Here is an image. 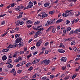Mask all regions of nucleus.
Wrapping results in <instances>:
<instances>
[{
    "label": "nucleus",
    "mask_w": 80,
    "mask_h": 80,
    "mask_svg": "<svg viewBox=\"0 0 80 80\" xmlns=\"http://www.w3.org/2000/svg\"><path fill=\"white\" fill-rule=\"evenodd\" d=\"M23 8H24V6H22V5H21L18 6V8H15V10L18 11V12H20V11L23 10Z\"/></svg>",
    "instance_id": "f257e3e1"
},
{
    "label": "nucleus",
    "mask_w": 80,
    "mask_h": 80,
    "mask_svg": "<svg viewBox=\"0 0 80 80\" xmlns=\"http://www.w3.org/2000/svg\"><path fill=\"white\" fill-rule=\"evenodd\" d=\"M33 3L32 1H30L28 4V6L27 7V8H31L33 7Z\"/></svg>",
    "instance_id": "f03ea898"
},
{
    "label": "nucleus",
    "mask_w": 80,
    "mask_h": 80,
    "mask_svg": "<svg viewBox=\"0 0 80 80\" xmlns=\"http://www.w3.org/2000/svg\"><path fill=\"white\" fill-rule=\"evenodd\" d=\"M22 39L21 38H18L15 40V42L17 43H18L20 42H21Z\"/></svg>",
    "instance_id": "7ed1b4c3"
},
{
    "label": "nucleus",
    "mask_w": 80,
    "mask_h": 80,
    "mask_svg": "<svg viewBox=\"0 0 80 80\" xmlns=\"http://www.w3.org/2000/svg\"><path fill=\"white\" fill-rule=\"evenodd\" d=\"M41 14L42 15V19H43L44 18H45V17H47L48 16V14H46V13H45L42 12Z\"/></svg>",
    "instance_id": "20e7f679"
},
{
    "label": "nucleus",
    "mask_w": 80,
    "mask_h": 80,
    "mask_svg": "<svg viewBox=\"0 0 80 80\" xmlns=\"http://www.w3.org/2000/svg\"><path fill=\"white\" fill-rule=\"evenodd\" d=\"M50 60L46 59L45 60V65H48L50 64Z\"/></svg>",
    "instance_id": "39448f33"
},
{
    "label": "nucleus",
    "mask_w": 80,
    "mask_h": 80,
    "mask_svg": "<svg viewBox=\"0 0 80 80\" xmlns=\"http://www.w3.org/2000/svg\"><path fill=\"white\" fill-rule=\"evenodd\" d=\"M60 60L61 61L63 62H67V58L65 57L62 58Z\"/></svg>",
    "instance_id": "423d86ee"
},
{
    "label": "nucleus",
    "mask_w": 80,
    "mask_h": 80,
    "mask_svg": "<svg viewBox=\"0 0 80 80\" xmlns=\"http://www.w3.org/2000/svg\"><path fill=\"white\" fill-rule=\"evenodd\" d=\"M53 27H54L53 26H51L49 28H48L46 31V33H48V32L50 31V30H52Z\"/></svg>",
    "instance_id": "0eeeda50"
},
{
    "label": "nucleus",
    "mask_w": 80,
    "mask_h": 80,
    "mask_svg": "<svg viewBox=\"0 0 80 80\" xmlns=\"http://www.w3.org/2000/svg\"><path fill=\"white\" fill-rule=\"evenodd\" d=\"M41 32L40 31H38L36 32L35 34L34 35V38H37L39 35L40 32Z\"/></svg>",
    "instance_id": "6e6552de"
},
{
    "label": "nucleus",
    "mask_w": 80,
    "mask_h": 80,
    "mask_svg": "<svg viewBox=\"0 0 80 80\" xmlns=\"http://www.w3.org/2000/svg\"><path fill=\"white\" fill-rule=\"evenodd\" d=\"M58 52H59V53H64L65 52V50H64L63 49H59L58 50Z\"/></svg>",
    "instance_id": "1a4fd4ad"
},
{
    "label": "nucleus",
    "mask_w": 80,
    "mask_h": 80,
    "mask_svg": "<svg viewBox=\"0 0 80 80\" xmlns=\"http://www.w3.org/2000/svg\"><path fill=\"white\" fill-rule=\"evenodd\" d=\"M51 25V23L50 22V21L49 20L47 22L45 25L46 27H47V26H48V25Z\"/></svg>",
    "instance_id": "9d476101"
},
{
    "label": "nucleus",
    "mask_w": 80,
    "mask_h": 80,
    "mask_svg": "<svg viewBox=\"0 0 80 80\" xmlns=\"http://www.w3.org/2000/svg\"><path fill=\"white\" fill-rule=\"evenodd\" d=\"M10 49H4L2 50V52H9Z\"/></svg>",
    "instance_id": "9b49d317"
},
{
    "label": "nucleus",
    "mask_w": 80,
    "mask_h": 80,
    "mask_svg": "<svg viewBox=\"0 0 80 80\" xmlns=\"http://www.w3.org/2000/svg\"><path fill=\"white\" fill-rule=\"evenodd\" d=\"M7 58V57L6 55L3 56V57H2V60H3V61L6 60Z\"/></svg>",
    "instance_id": "f8f14e48"
},
{
    "label": "nucleus",
    "mask_w": 80,
    "mask_h": 80,
    "mask_svg": "<svg viewBox=\"0 0 80 80\" xmlns=\"http://www.w3.org/2000/svg\"><path fill=\"white\" fill-rule=\"evenodd\" d=\"M50 5V3L49 2H46L44 5V6L45 7H48Z\"/></svg>",
    "instance_id": "ddd939ff"
},
{
    "label": "nucleus",
    "mask_w": 80,
    "mask_h": 80,
    "mask_svg": "<svg viewBox=\"0 0 80 80\" xmlns=\"http://www.w3.org/2000/svg\"><path fill=\"white\" fill-rule=\"evenodd\" d=\"M54 27H53V28H52V33H55V31H56V28H54Z\"/></svg>",
    "instance_id": "4468645a"
},
{
    "label": "nucleus",
    "mask_w": 80,
    "mask_h": 80,
    "mask_svg": "<svg viewBox=\"0 0 80 80\" xmlns=\"http://www.w3.org/2000/svg\"><path fill=\"white\" fill-rule=\"evenodd\" d=\"M68 14L67 13L65 12L62 14V17H67Z\"/></svg>",
    "instance_id": "2eb2a0df"
},
{
    "label": "nucleus",
    "mask_w": 80,
    "mask_h": 80,
    "mask_svg": "<svg viewBox=\"0 0 80 80\" xmlns=\"http://www.w3.org/2000/svg\"><path fill=\"white\" fill-rule=\"evenodd\" d=\"M12 62V60L10 59L9 58L8 60V64H10V63H11Z\"/></svg>",
    "instance_id": "dca6fc26"
},
{
    "label": "nucleus",
    "mask_w": 80,
    "mask_h": 80,
    "mask_svg": "<svg viewBox=\"0 0 80 80\" xmlns=\"http://www.w3.org/2000/svg\"><path fill=\"white\" fill-rule=\"evenodd\" d=\"M50 21L51 25L55 23V21L53 20V19H50Z\"/></svg>",
    "instance_id": "f3484780"
},
{
    "label": "nucleus",
    "mask_w": 80,
    "mask_h": 80,
    "mask_svg": "<svg viewBox=\"0 0 80 80\" xmlns=\"http://www.w3.org/2000/svg\"><path fill=\"white\" fill-rule=\"evenodd\" d=\"M62 21H63L62 19H58L56 23H60L61 22H62Z\"/></svg>",
    "instance_id": "a211bd4d"
},
{
    "label": "nucleus",
    "mask_w": 80,
    "mask_h": 80,
    "mask_svg": "<svg viewBox=\"0 0 80 80\" xmlns=\"http://www.w3.org/2000/svg\"><path fill=\"white\" fill-rule=\"evenodd\" d=\"M19 46H23L25 45L23 42H21L19 43L18 44Z\"/></svg>",
    "instance_id": "6ab92c4d"
},
{
    "label": "nucleus",
    "mask_w": 80,
    "mask_h": 80,
    "mask_svg": "<svg viewBox=\"0 0 80 80\" xmlns=\"http://www.w3.org/2000/svg\"><path fill=\"white\" fill-rule=\"evenodd\" d=\"M8 33V31H7L6 32L4 33L1 35L2 37H3L4 36H5L7 35V34Z\"/></svg>",
    "instance_id": "aec40b11"
},
{
    "label": "nucleus",
    "mask_w": 80,
    "mask_h": 80,
    "mask_svg": "<svg viewBox=\"0 0 80 80\" xmlns=\"http://www.w3.org/2000/svg\"><path fill=\"white\" fill-rule=\"evenodd\" d=\"M13 48V45L10 44L9 46L6 48Z\"/></svg>",
    "instance_id": "412c9836"
},
{
    "label": "nucleus",
    "mask_w": 80,
    "mask_h": 80,
    "mask_svg": "<svg viewBox=\"0 0 80 80\" xmlns=\"http://www.w3.org/2000/svg\"><path fill=\"white\" fill-rule=\"evenodd\" d=\"M30 65H31V63L28 62L26 65V67H30Z\"/></svg>",
    "instance_id": "4be33fe9"
},
{
    "label": "nucleus",
    "mask_w": 80,
    "mask_h": 80,
    "mask_svg": "<svg viewBox=\"0 0 80 80\" xmlns=\"http://www.w3.org/2000/svg\"><path fill=\"white\" fill-rule=\"evenodd\" d=\"M41 44L38 41L36 43V46L37 47H40Z\"/></svg>",
    "instance_id": "5701e85b"
},
{
    "label": "nucleus",
    "mask_w": 80,
    "mask_h": 80,
    "mask_svg": "<svg viewBox=\"0 0 80 80\" xmlns=\"http://www.w3.org/2000/svg\"><path fill=\"white\" fill-rule=\"evenodd\" d=\"M18 46V44L17 43H14L12 45V47L13 48H15V47H17Z\"/></svg>",
    "instance_id": "b1692460"
},
{
    "label": "nucleus",
    "mask_w": 80,
    "mask_h": 80,
    "mask_svg": "<svg viewBox=\"0 0 80 80\" xmlns=\"http://www.w3.org/2000/svg\"><path fill=\"white\" fill-rule=\"evenodd\" d=\"M71 30H72V28L70 27H68L67 28L66 32H69Z\"/></svg>",
    "instance_id": "393cba45"
},
{
    "label": "nucleus",
    "mask_w": 80,
    "mask_h": 80,
    "mask_svg": "<svg viewBox=\"0 0 80 80\" xmlns=\"http://www.w3.org/2000/svg\"><path fill=\"white\" fill-rule=\"evenodd\" d=\"M20 21H18L16 22H15V24L16 25H18V26L19 25V24H20Z\"/></svg>",
    "instance_id": "a878e982"
},
{
    "label": "nucleus",
    "mask_w": 80,
    "mask_h": 80,
    "mask_svg": "<svg viewBox=\"0 0 80 80\" xmlns=\"http://www.w3.org/2000/svg\"><path fill=\"white\" fill-rule=\"evenodd\" d=\"M77 74L76 73L74 74L72 78V79H74V78H75V77H76L77 76Z\"/></svg>",
    "instance_id": "bb28decb"
},
{
    "label": "nucleus",
    "mask_w": 80,
    "mask_h": 80,
    "mask_svg": "<svg viewBox=\"0 0 80 80\" xmlns=\"http://www.w3.org/2000/svg\"><path fill=\"white\" fill-rule=\"evenodd\" d=\"M36 63H37V62L36 60H34L33 62H32V64H33V65H35V64H36Z\"/></svg>",
    "instance_id": "cd10ccee"
},
{
    "label": "nucleus",
    "mask_w": 80,
    "mask_h": 80,
    "mask_svg": "<svg viewBox=\"0 0 80 80\" xmlns=\"http://www.w3.org/2000/svg\"><path fill=\"white\" fill-rule=\"evenodd\" d=\"M71 45H74L75 44V42L73 41H72L71 43Z\"/></svg>",
    "instance_id": "c85d7f7f"
},
{
    "label": "nucleus",
    "mask_w": 80,
    "mask_h": 80,
    "mask_svg": "<svg viewBox=\"0 0 80 80\" xmlns=\"http://www.w3.org/2000/svg\"><path fill=\"white\" fill-rule=\"evenodd\" d=\"M18 58V60H19V61H22V58L20 56Z\"/></svg>",
    "instance_id": "c756f323"
},
{
    "label": "nucleus",
    "mask_w": 80,
    "mask_h": 80,
    "mask_svg": "<svg viewBox=\"0 0 80 80\" xmlns=\"http://www.w3.org/2000/svg\"><path fill=\"white\" fill-rule=\"evenodd\" d=\"M14 53H16L17 55H20V52L18 51H16L14 52Z\"/></svg>",
    "instance_id": "7c9ffc66"
},
{
    "label": "nucleus",
    "mask_w": 80,
    "mask_h": 80,
    "mask_svg": "<svg viewBox=\"0 0 80 80\" xmlns=\"http://www.w3.org/2000/svg\"><path fill=\"white\" fill-rule=\"evenodd\" d=\"M33 69V67L32 66H31V67L29 68L28 69L29 72H30L31 70H32Z\"/></svg>",
    "instance_id": "2f4dec72"
},
{
    "label": "nucleus",
    "mask_w": 80,
    "mask_h": 80,
    "mask_svg": "<svg viewBox=\"0 0 80 80\" xmlns=\"http://www.w3.org/2000/svg\"><path fill=\"white\" fill-rule=\"evenodd\" d=\"M72 38H70L68 39H66V41H70V40H72Z\"/></svg>",
    "instance_id": "473e14b6"
},
{
    "label": "nucleus",
    "mask_w": 80,
    "mask_h": 80,
    "mask_svg": "<svg viewBox=\"0 0 80 80\" xmlns=\"http://www.w3.org/2000/svg\"><path fill=\"white\" fill-rule=\"evenodd\" d=\"M69 78H70V76H66L64 78V79L66 80H68V79H69Z\"/></svg>",
    "instance_id": "72a5a7b5"
},
{
    "label": "nucleus",
    "mask_w": 80,
    "mask_h": 80,
    "mask_svg": "<svg viewBox=\"0 0 80 80\" xmlns=\"http://www.w3.org/2000/svg\"><path fill=\"white\" fill-rule=\"evenodd\" d=\"M37 77V73H36L32 77V78H35V77Z\"/></svg>",
    "instance_id": "f704fd0d"
},
{
    "label": "nucleus",
    "mask_w": 80,
    "mask_h": 80,
    "mask_svg": "<svg viewBox=\"0 0 80 80\" xmlns=\"http://www.w3.org/2000/svg\"><path fill=\"white\" fill-rule=\"evenodd\" d=\"M30 23V20H28L26 21V23L27 25H28Z\"/></svg>",
    "instance_id": "c9c22d12"
},
{
    "label": "nucleus",
    "mask_w": 80,
    "mask_h": 80,
    "mask_svg": "<svg viewBox=\"0 0 80 80\" xmlns=\"http://www.w3.org/2000/svg\"><path fill=\"white\" fill-rule=\"evenodd\" d=\"M15 5H16V3H13L11 4V6L12 7H14Z\"/></svg>",
    "instance_id": "e433bc0d"
},
{
    "label": "nucleus",
    "mask_w": 80,
    "mask_h": 80,
    "mask_svg": "<svg viewBox=\"0 0 80 80\" xmlns=\"http://www.w3.org/2000/svg\"><path fill=\"white\" fill-rule=\"evenodd\" d=\"M20 37V34H18L15 35V38H18V37Z\"/></svg>",
    "instance_id": "4c0bfd02"
},
{
    "label": "nucleus",
    "mask_w": 80,
    "mask_h": 80,
    "mask_svg": "<svg viewBox=\"0 0 80 80\" xmlns=\"http://www.w3.org/2000/svg\"><path fill=\"white\" fill-rule=\"evenodd\" d=\"M24 51H20L19 52V54H21V55H23L24 54Z\"/></svg>",
    "instance_id": "58836bf2"
},
{
    "label": "nucleus",
    "mask_w": 80,
    "mask_h": 80,
    "mask_svg": "<svg viewBox=\"0 0 80 80\" xmlns=\"http://www.w3.org/2000/svg\"><path fill=\"white\" fill-rule=\"evenodd\" d=\"M22 19L23 21H27V20H28V19L27 18H22Z\"/></svg>",
    "instance_id": "ea45409f"
},
{
    "label": "nucleus",
    "mask_w": 80,
    "mask_h": 80,
    "mask_svg": "<svg viewBox=\"0 0 80 80\" xmlns=\"http://www.w3.org/2000/svg\"><path fill=\"white\" fill-rule=\"evenodd\" d=\"M74 33H78V29H76L75 30L74 32Z\"/></svg>",
    "instance_id": "a19ab883"
},
{
    "label": "nucleus",
    "mask_w": 80,
    "mask_h": 80,
    "mask_svg": "<svg viewBox=\"0 0 80 80\" xmlns=\"http://www.w3.org/2000/svg\"><path fill=\"white\" fill-rule=\"evenodd\" d=\"M8 57L9 58V59L11 58H12V57H13V55H12V54H10L9 55Z\"/></svg>",
    "instance_id": "79ce46f5"
},
{
    "label": "nucleus",
    "mask_w": 80,
    "mask_h": 80,
    "mask_svg": "<svg viewBox=\"0 0 80 80\" xmlns=\"http://www.w3.org/2000/svg\"><path fill=\"white\" fill-rule=\"evenodd\" d=\"M40 23V21H37L34 23V25H37V24H38L39 23Z\"/></svg>",
    "instance_id": "37998d69"
},
{
    "label": "nucleus",
    "mask_w": 80,
    "mask_h": 80,
    "mask_svg": "<svg viewBox=\"0 0 80 80\" xmlns=\"http://www.w3.org/2000/svg\"><path fill=\"white\" fill-rule=\"evenodd\" d=\"M15 71V68H13L10 71V72L11 73H13V72H14Z\"/></svg>",
    "instance_id": "c03bdc74"
},
{
    "label": "nucleus",
    "mask_w": 80,
    "mask_h": 80,
    "mask_svg": "<svg viewBox=\"0 0 80 80\" xmlns=\"http://www.w3.org/2000/svg\"><path fill=\"white\" fill-rule=\"evenodd\" d=\"M45 60H42L41 62V64L44 63V64H45Z\"/></svg>",
    "instance_id": "a18cd8bd"
},
{
    "label": "nucleus",
    "mask_w": 80,
    "mask_h": 80,
    "mask_svg": "<svg viewBox=\"0 0 80 80\" xmlns=\"http://www.w3.org/2000/svg\"><path fill=\"white\" fill-rule=\"evenodd\" d=\"M53 13H54V12L53 11H50L49 13L50 15H53Z\"/></svg>",
    "instance_id": "49530a36"
},
{
    "label": "nucleus",
    "mask_w": 80,
    "mask_h": 80,
    "mask_svg": "<svg viewBox=\"0 0 80 80\" xmlns=\"http://www.w3.org/2000/svg\"><path fill=\"white\" fill-rule=\"evenodd\" d=\"M43 41V40L42 39H40L38 41V42L41 44L42 43V42Z\"/></svg>",
    "instance_id": "de8ad7c7"
},
{
    "label": "nucleus",
    "mask_w": 80,
    "mask_h": 80,
    "mask_svg": "<svg viewBox=\"0 0 80 80\" xmlns=\"http://www.w3.org/2000/svg\"><path fill=\"white\" fill-rule=\"evenodd\" d=\"M43 30H44V28H39V31H42Z\"/></svg>",
    "instance_id": "09e8293b"
},
{
    "label": "nucleus",
    "mask_w": 80,
    "mask_h": 80,
    "mask_svg": "<svg viewBox=\"0 0 80 80\" xmlns=\"http://www.w3.org/2000/svg\"><path fill=\"white\" fill-rule=\"evenodd\" d=\"M8 66V67L9 68H12V67H13V65L12 64H9Z\"/></svg>",
    "instance_id": "8fccbe9b"
},
{
    "label": "nucleus",
    "mask_w": 80,
    "mask_h": 80,
    "mask_svg": "<svg viewBox=\"0 0 80 80\" xmlns=\"http://www.w3.org/2000/svg\"><path fill=\"white\" fill-rule=\"evenodd\" d=\"M7 14H1L0 15V17H4L5 15H6Z\"/></svg>",
    "instance_id": "3c124183"
},
{
    "label": "nucleus",
    "mask_w": 80,
    "mask_h": 80,
    "mask_svg": "<svg viewBox=\"0 0 80 80\" xmlns=\"http://www.w3.org/2000/svg\"><path fill=\"white\" fill-rule=\"evenodd\" d=\"M78 20H79V19H76L75 20L74 22H75V23H77V22H78Z\"/></svg>",
    "instance_id": "603ef678"
},
{
    "label": "nucleus",
    "mask_w": 80,
    "mask_h": 80,
    "mask_svg": "<svg viewBox=\"0 0 80 80\" xmlns=\"http://www.w3.org/2000/svg\"><path fill=\"white\" fill-rule=\"evenodd\" d=\"M17 56V54L16 53H14V54H13V57L14 58H15V57L16 58Z\"/></svg>",
    "instance_id": "864d4df0"
},
{
    "label": "nucleus",
    "mask_w": 80,
    "mask_h": 80,
    "mask_svg": "<svg viewBox=\"0 0 80 80\" xmlns=\"http://www.w3.org/2000/svg\"><path fill=\"white\" fill-rule=\"evenodd\" d=\"M71 34H73V30L71 31L69 34V35H71Z\"/></svg>",
    "instance_id": "5fc2aeb1"
},
{
    "label": "nucleus",
    "mask_w": 80,
    "mask_h": 80,
    "mask_svg": "<svg viewBox=\"0 0 80 80\" xmlns=\"http://www.w3.org/2000/svg\"><path fill=\"white\" fill-rule=\"evenodd\" d=\"M24 23V22H21L20 21V23H19V24L20 25H23V23Z\"/></svg>",
    "instance_id": "6e6d98bb"
},
{
    "label": "nucleus",
    "mask_w": 80,
    "mask_h": 80,
    "mask_svg": "<svg viewBox=\"0 0 80 80\" xmlns=\"http://www.w3.org/2000/svg\"><path fill=\"white\" fill-rule=\"evenodd\" d=\"M80 60V58H77L75 59V62H77V61H78V60Z\"/></svg>",
    "instance_id": "4d7b16f0"
},
{
    "label": "nucleus",
    "mask_w": 80,
    "mask_h": 80,
    "mask_svg": "<svg viewBox=\"0 0 80 80\" xmlns=\"http://www.w3.org/2000/svg\"><path fill=\"white\" fill-rule=\"evenodd\" d=\"M22 63L23 65H25L27 63V61H24L22 62Z\"/></svg>",
    "instance_id": "13d9d810"
},
{
    "label": "nucleus",
    "mask_w": 80,
    "mask_h": 80,
    "mask_svg": "<svg viewBox=\"0 0 80 80\" xmlns=\"http://www.w3.org/2000/svg\"><path fill=\"white\" fill-rule=\"evenodd\" d=\"M22 72V71L21 70H19L18 71V73H21Z\"/></svg>",
    "instance_id": "bf43d9fd"
},
{
    "label": "nucleus",
    "mask_w": 80,
    "mask_h": 80,
    "mask_svg": "<svg viewBox=\"0 0 80 80\" xmlns=\"http://www.w3.org/2000/svg\"><path fill=\"white\" fill-rule=\"evenodd\" d=\"M32 56V54H29L27 56V58L28 59L29 58V57H30Z\"/></svg>",
    "instance_id": "052dcab7"
},
{
    "label": "nucleus",
    "mask_w": 80,
    "mask_h": 80,
    "mask_svg": "<svg viewBox=\"0 0 80 80\" xmlns=\"http://www.w3.org/2000/svg\"><path fill=\"white\" fill-rule=\"evenodd\" d=\"M47 78V77H43L42 78V79L43 80H46V79Z\"/></svg>",
    "instance_id": "680f3d73"
},
{
    "label": "nucleus",
    "mask_w": 80,
    "mask_h": 80,
    "mask_svg": "<svg viewBox=\"0 0 80 80\" xmlns=\"http://www.w3.org/2000/svg\"><path fill=\"white\" fill-rule=\"evenodd\" d=\"M22 17V15H19L17 17V18H21Z\"/></svg>",
    "instance_id": "e2e57ef3"
},
{
    "label": "nucleus",
    "mask_w": 80,
    "mask_h": 80,
    "mask_svg": "<svg viewBox=\"0 0 80 80\" xmlns=\"http://www.w3.org/2000/svg\"><path fill=\"white\" fill-rule=\"evenodd\" d=\"M61 75V74H60V73H59L56 75L55 77H58V76H59V75Z\"/></svg>",
    "instance_id": "0e129e2a"
},
{
    "label": "nucleus",
    "mask_w": 80,
    "mask_h": 80,
    "mask_svg": "<svg viewBox=\"0 0 80 80\" xmlns=\"http://www.w3.org/2000/svg\"><path fill=\"white\" fill-rule=\"evenodd\" d=\"M66 68V67L63 66V67L62 68V70H65V68Z\"/></svg>",
    "instance_id": "69168bd1"
},
{
    "label": "nucleus",
    "mask_w": 80,
    "mask_h": 80,
    "mask_svg": "<svg viewBox=\"0 0 80 80\" xmlns=\"http://www.w3.org/2000/svg\"><path fill=\"white\" fill-rule=\"evenodd\" d=\"M15 62H19V60H18V59H17L15 60Z\"/></svg>",
    "instance_id": "338daca9"
},
{
    "label": "nucleus",
    "mask_w": 80,
    "mask_h": 80,
    "mask_svg": "<svg viewBox=\"0 0 80 80\" xmlns=\"http://www.w3.org/2000/svg\"><path fill=\"white\" fill-rule=\"evenodd\" d=\"M35 48V46H34L32 47H31V50H33V49H34V48Z\"/></svg>",
    "instance_id": "774afa93"
}]
</instances>
